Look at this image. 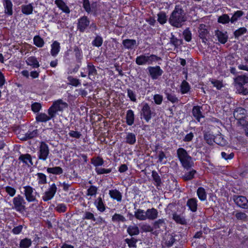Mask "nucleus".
I'll list each match as a JSON object with an SVG mask.
<instances>
[{"label": "nucleus", "instance_id": "obj_52", "mask_svg": "<svg viewBox=\"0 0 248 248\" xmlns=\"http://www.w3.org/2000/svg\"><path fill=\"white\" fill-rule=\"evenodd\" d=\"M171 37L170 38V44L174 46L175 47H177L182 44V40L177 39L175 36L171 33Z\"/></svg>", "mask_w": 248, "mask_h": 248}, {"label": "nucleus", "instance_id": "obj_49", "mask_svg": "<svg viewBox=\"0 0 248 248\" xmlns=\"http://www.w3.org/2000/svg\"><path fill=\"white\" fill-rule=\"evenodd\" d=\"M127 231L130 235H138L140 232L139 228L135 225L129 226Z\"/></svg>", "mask_w": 248, "mask_h": 248}, {"label": "nucleus", "instance_id": "obj_39", "mask_svg": "<svg viewBox=\"0 0 248 248\" xmlns=\"http://www.w3.org/2000/svg\"><path fill=\"white\" fill-rule=\"evenodd\" d=\"M126 122L128 125H132L134 124V114L131 109H129L126 112Z\"/></svg>", "mask_w": 248, "mask_h": 248}, {"label": "nucleus", "instance_id": "obj_41", "mask_svg": "<svg viewBox=\"0 0 248 248\" xmlns=\"http://www.w3.org/2000/svg\"><path fill=\"white\" fill-rule=\"evenodd\" d=\"M231 15V23L233 24L244 15V12L241 10H237Z\"/></svg>", "mask_w": 248, "mask_h": 248}, {"label": "nucleus", "instance_id": "obj_34", "mask_svg": "<svg viewBox=\"0 0 248 248\" xmlns=\"http://www.w3.org/2000/svg\"><path fill=\"white\" fill-rule=\"evenodd\" d=\"M98 187L95 186H90L87 189L86 196L90 197L88 198L89 200L92 197H95L97 194Z\"/></svg>", "mask_w": 248, "mask_h": 248}, {"label": "nucleus", "instance_id": "obj_23", "mask_svg": "<svg viewBox=\"0 0 248 248\" xmlns=\"http://www.w3.org/2000/svg\"><path fill=\"white\" fill-rule=\"evenodd\" d=\"M232 214L237 220H240L242 222H246L248 220V216L244 212L236 211L233 212Z\"/></svg>", "mask_w": 248, "mask_h": 248}, {"label": "nucleus", "instance_id": "obj_6", "mask_svg": "<svg viewBox=\"0 0 248 248\" xmlns=\"http://www.w3.org/2000/svg\"><path fill=\"white\" fill-rule=\"evenodd\" d=\"M68 107V104L62 99H59L53 102L52 105L48 108L52 116L55 117L59 111H62Z\"/></svg>", "mask_w": 248, "mask_h": 248}, {"label": "nucleus", "instance_id": "obj_8", "mask_svg": "<svg viewBox=\"0 0 248 248\" xmlns=\"http://www.w3.org/2000/svg\"><path fill=\"white\" fill-rule=\"evenodd\" d=\"M57 191V187L55 183L49 185L48 188L44 192L42 196V200L44 202H47L52 200Z\"/></svg>", "mask_w": 248, "mask_h": 248}, {"label": "nucleus", "instance_id": "obj_48", "mask_svg": "<svg viewBox=\"0 0 248 248\" xmlns=\"http://www.w3.org/2000/svg\"><path fill=\"white\" fill-rule=\"evenodd\" d=\"M32 244L31 239L25 238L21 239L19 242L20 248H29Z\"/></svg>", "mask_w": 248, "mask_h": 248}, {"label": "nucleus", "instance_id": "obj_51", "mask_svg": "<svg viewBox=\"0 0 248 248\" xmlns=\"http://www.w3.org/2000/svg\"><path fill=\"white\" fill-rule=\"evenodd\" d=\"M145 212L143 210L138 209L135 212V217L140 220H144L146 219Z\"/></svg>", "mask_w": 248, "mask_h": 248}, {"label": "nucleus", "instance_id": "obj_24", "mask_svg": "<svg viewBox=\"0 0 248 248\" xmlns=\"http://www.w3.org/2000/svg\"><path fill=\"white\" fill-rule=\"evenodd\" d=\"M108 194L110 197L114 200L121 202L122 199V193L117 189H111L109 191Z\"/></svg>", "mask_w": 248, "mask_h": 248}, {"label": "nucleus", "instance_id": "obj_14", "mask_svg": "<svg viewBox=\"0 0 248 248\" xmlns=\"http://www.w3.org/2000/svg\"><path fill=\"white\" fill-rule=\"evenodd\" d=\"M47 112L48 115L45 113H38L36 116V121L38 122L45 123L55 117L50 113L49 109L47 110Z\"/></svg>", "mask_w": 248, "mask_h": 248}, {"label": "nucleus", "instance_id": "obj_35", "mask_svg": "<svg viewBox=\"0 0 248 248\" xmlns=\"http://www.w3.org/2000/svg\"><path fill=\"white\" fill-rule=\"evenodd\" d=\"M125 140L126 143L130 145H133L136 142V135L131 132L126 133Z\"/></svg>", "mask_w": 248, "mask_h": 248}, {"label": "nucleus", "instance_id": "obj_45", "mask_svg": "<svg viewBox=\"0 0 248 248\" xmlns=\"http://www.w3.org/2000/svg\"><path fill=\"white\" fill-rule=\"evenodd\" d=\"M46 171L48 173H51L55 175H60L63 173V170L60 167L47 168Z\"/></svg>", "mask_w": 248, "mask_h": 248}, {"label": "nucleus", "instance_id": "obj_29", "mask_svg": "<svg viewBox=\"0 0 248 248\" xmlns=\"http://www.w3.org/2000/svg\"><path fill=\"white\" fill-rule=\"evenodd\" d=\"M123 45L126 49H133L137 46V42L135 40L126 39L123 41Z\"/></svg>", "mask_w": 248, "mask_h": 248}, {"label": "nucleus", "instance_id": "obj_32", "mask_svg": "<svg viewBox=\"0 0 248 248\" xmlns=\"http://www.w3.org/2000/svg\"><path fill=\"white\" fill-rule=\"evenodd\" d=\"M215 136L213 135L210 132H205L203 133V138L206 142L209 145L214 144Z\"/></svg>", "mask_w": 248, "mask_h": 248}, {"label": "nucleus", "instance_id": "obj_28", "mask_svg": "<svg viewBox=\"0 0 248 248\" xmlns=\"http://www.w3.org/2000/svg\"><path fill=\"white\" fill-rule=\"evenodd\" d=\"M18 159L28 167L33 165L31 156L29 154L21 155L19 157Z\"/></svg>", "mask_w": 248, "mask_h": 248}, {"label": "nucleus", "instance_id": "obj_21", "mask_svg": "<svg viewBox=\"0 0 248 248\" xmlns=\"http://www.w3.org/2000/svg\"><path fill=\"white\" fill-rule=\"evenodd\" d=\"M202 109V107L196 106L193 107L192 110V113L194 118L198 121H200V119L201 118L204 117V116L202 114V112L201 110Z\"/></svg>", "mask_w": 248, "mask_h": 248}, {"label": "nucleus", "instance_id": "obj_59", "mask_svg": "<svg viewBox=\"0 0 248 248\" xmlns=\"http://www.w3.org/2000/svg\"><path fill=\"white\" fill-rule=\"evenodd\" d=\"M103 43V39L100 36H97L92 42V45L96 47L100 46Z\"/></svg>", "mask_w": 248, "mask_h": 248}, {"label": "nucleus", "instance_id": "obj_22", "mask_svg": "<svg viewBox=\"0 0 248 248\" xmlns=\"http://www.w3.org/2000/svg\"><path fill=\"white\" fill-rule=\"evenodd\" d=\"M4 13L8 16L13 14V4L11 0H3Z\"/></svg>", "mask_w": 248, "mask_h": 248}, {"label": "nucleus", "instance_id": "obj_10", "mask_svg": "<svg viewBox=\"0 0 248 248\" xmlns=\"http://www.w3.org/2000/svg\"><path fill=\"white\" fill-rule=\"evenodd\" d=\"M155 60V55H151L150 56L142 55L138 56L136 59V62L138 65H144L146 64H150Z\"/></svg>", "mask_w": 248, "mask_h": 248}, {"label": "nucleus", "instance_id": "obj_16", "mask_svg": "<svg viewBox=\"0 0 248 248\" xmlns=\"http://www.w3.org/2000/svg\"><path fill=\"white\" fill-rule=\"evenodd\" d=\"M180 162H181L183 167L187 170H188L192 168L194 164L193 159L190 155L188 156L186 158L180 160Z\"/></svg>", "mask_w": 248, "mask_h": 248}, {"label": "nucleus", "instance_id": "obj_37", "mask_svg": "<svg viewBox=\"0 0 248 248\" xmlns=\"http://www.w3.org/2000/svg\"><path fill=\"white\" fill-rule=\"evenodd\" d=\"M190 86L189 84L186 80H184L180 85V92L182 94L188 93L190 90Z\"/></svg>", "mask_w": 248, "mask_h": 248}, {"label": "nucleus", "instance_id": "obj_1", "mask_svg": "<svg viewBox=\"0 0 248 248\" xmlns=\"http://www.w3.org/2000/svg\"><path fill=\"white\" fill-rule=\"evenodd\" d=\"M186 20V13L182 5H176L169 19L171 25L176 28L181 27Z\"/></svg>", "mask_w": 248, "mask_h": 248}, {"label": "nucleus", "instance_id": "obj_17", "mask_svg": "<svg viewBox=\"0 0 248 248\" xmlns=\"http://www.w3.org/2000/svg\"><path fill=\"white\" fill-rule=\"evenodd\" d=\"M172 219L178 224L186 225L187 221L185 217L181 214H178L174 210H172Z\"/></svg>", "mask_w": 248, "mask_h": 248}, {"label": "nucleus", "instance_id": "obj_5", "mask_svg": "<svg viewBox=\"0 0 248 248\" xmlns=\"http://www.w3.org/2000/svg\"><path fill=\"white\" fill-rule=\"evenodd\" d=\"M37 157L38 159L46 161L49 157L50 152L48 145L45 141H41L38 147Z\"/></svg>", "mask_w": 248, "mask_h": 248}, {"label": "nucleus", "instance_id": "obj_26", "mask_svg": "<svg viewBox=\"0 0 248 248\" xmlns=\"http://www.w3.org/2000/svg\"><path fill=\"white\" fill-rule=\"evenodd\" d=\"M198 201L196 198H191L187 200L186 206L188 209L192 212H195L197 210Z\"/></svg>", "mask_w": 248, "mask_h": 248}, {"label": "nucleus", "instance_id": "obj_13", "mask_svg": "<svg viewBox=\"0 0 248 248\" xmlns=\"http://www.w3.org/2000/svg\"><path fill=\"white\" fill-rule=\"evenodd\" d=\"M141 116L147 122H148L151 118L152 113L149 105L144 104L141 111Z\"/></svg>", "mask_w": 248, "mask_h": 248}, {"label": "nucleus", "instance_id": "obj_57", "mask_svg": "<svg viewBox=\"0 0 248 248\" xmlns=\"http://www.w3.org/2000/svg\"><path fill=\"white\" fill-rule=\"evenodd\" d=\"M89 77L94 76L96 74V70L94 66L91 63H89L87 66Z\"/></svg>", "mask_w": 248, "mask_h": 248}, {"label": "nucleus", "instance_id": "obj_31", "mask_svg": "<svg viewBox=\"0 0 248 248\" xmlns=\"http://www.w3.org/2000/svg\"><path fill=\"white\" fill-rule=\"evenodd\" d=\"M60 44L57 41H55L51 45V55L53 57H56L60 51Z\"/></svg>", "mask_w": 248, "mask_h": 248}, {"label": "nucleus", "instance_id": "obj_58", "mask_svg": "<svg viewBox=\"0 0 248 248\" xmlns=\"http://www.w3.org/2000/svg\"><path fill=\"white\" fill-rule=\"evenodd\" d=\"M91 162L93 166L97 168V167L101 166L103 165L104 160L102 158L97 157L92 159Z\"/></svg>", "mask_w": 248, "mask_h": 248}, {"label": "nucleus", "instance_id": "obj_12", "mask_svg": "<svg viewBox=\"0 0 248 248\" xmlns=\"http://www.w3.org/2000/svg\"><path fill=\"white\" fill-rule=\"evenodd\" d=\"M93 204L99 212H104L106 209L105 202L100 196L94 200Z\"/></svg>", "mask_w": 248, "mask_h": 248}, {"label": "nucleus", "instance_id": "obj_33", "mask_svg": "<svg viewBox=\"0 0 248 248\" xmlns=\"http://www.w3.org/2000/svg\"><path fill=\"white\" fill-rule=\"evenodd\" d=\"M214 140V143L221 146H224L228 144L227 141L224 139V136L221 133L215 136Z\"/></svg>", "mask_w": 248, "mask_h": 248}, {"label": "nucleus", "instance_id": "obj_43", "mask_svg": "<svg viewBox=\"0 0 248 248\" xmlns=\"http://www.w3.org/2000/svg\"><path fill=\"white\" fill-rule=\"evenodd\" d=\"M177 157L179 161L183 158H186L189 155L188 154L186 150L183 148H179L176 151Z\"/></svg>", "mask_w": 248, "mask_h": 248}, {"label": "nucleus", "instance_id": "obj_47", "mask_svg": "<svg viewBox=\"0 0 248 248\" xmlns=\"http://www.w3.org/2000/svg\"><path fill=\"white\" fill-rule=\"evenodd\" d=\"M33 44L38 47L44 46L45 42L39 35H35L33 38Z\"/></svg>", "mask_w": 248, "mask_h": 248}, {"label": "nucleus", "instance_id": "obj_56", "mask_svg": "<svg viewBox=\"0 0 248 248\" xmlns=\"http://www.w3.org/2000/svg\"><path fill=\"white\" fill-rule=\"evenodd\" d=\"M157 21L161 24L165 23L167 20L166 13L163 12H160L157 14Z\"/></svg>", "mask_w": 248, "mask_h": 248}, {"label": "nucleus", "instance_id": "obj_20", "mask_svg": "<svg viewBox=\"0 0 248 248\" xmlns=\"http://www.w3.org/2000/svg\"><path fill=\"white\" fill-rule=\"evenodd\" d=\"M177 237L179 239V236L177 235H172L170 234H166L164 240L165 241V244L168 247H170L173 245V244L177 241Z\"/></svg>", "mask_w": 248, "mask_h": 248}, {"label": "nucleus", "instance_id": "obj_15", "mask_svg": "<svg viewBox=\"0 0 248 248\" xmlns=\"http://www.w3.org/2000/svg\"><path fill=\"white\" fill-rule=\"evenodd\" d=\"M233 115L236 120L241 118H246L247 110L241 107L236 108L233 111Z\"/></svg>", "mask_w": 248, "mask_h": 248}, {"label": "nucleus", "instance_id": "obj_62", "mask_svg": "<svg viewBox=\"0 0 248 248\" xmlns=\"http://www.w3.org/2000/svg\"><path fill=\"white\" fill-rule=\"evenodd\" d=\"M146 219H154L155 218V210L154 208L148 209L145 212Z\"/></svg>", "mask_w": 248, "mask_h": 248}, {"label": "nucleus", "instance_id": "obj_36", "mask_svg": "<svg viewBox=\"0 0 248 248\" xmlns=\"http://www.w3.org/2000/svg\"><path fill=\"white\" fill-rule=\"evenodd\" d=\"M33 7L32 4L22 5L21 6V12L26 15H29L32 13Z\"/></svg>", "mask_w": 248, "mask_h": 248}, {"label": "nucleus", "instance_id": "obj_44", "mask_svg": "<svg viewBox=\"0 0 248 248\" xmlns=\"http://www.w3.org/2000/svg\"><path fill=\"white\" fill-rule=\"evenodd\" d=\"M197 194L201 201H204L206 200L207 194L203 187H199L197 190Z\"/></svg>", "mask_w": 248, "mask_h": 248}, {"label": "nucleus", "instance_id": "obj_2", "mask_svg": "<svg viewBox=\"0 0 248 248\" xmlns=\"http://www.w3.org/2000/svg\"><path fill=\"white\" fill-rule=\"evenodd\" d=\"M234 83L236 93L245 95L248 94V89L245 86L248 83V73L236 77L234 78Z\"/></svg>", "mask_w": 248, "mask_h": 248}, {"label": "nucleus", "instance_id": "obj_30", "mask_svg": "<svg viewBox=\"0 0 248 248\" xmlns=\"http://www.w3.org/2000/svg\"><path fill=\"white\" fill-rule=\"evenodd\" d=\"M28 65L31 66L33 68H36L40 66V64L37 59L34 56H31L26 61Z\"/></svg>", "mask_w": 248, "mask_h": 248}, {"label": "nucleus", "instance_id": "obj_9", "mask_svg": "<svg viewBox=\"0 0 248 248\" xmlns=\"http://www.w3.org/2000/svg\"><path fill=\"white\" fill-rule=\"evenodd\" d=\"M34 177L35 180L32 182L31 185L36 187H41L42 188V186L47 184V177L43 173L38 172L34 174Z\"/></svg>", "mask_w": 248, "mask_h": 248}, {"label": "nucleus", "instance_id": "obj_3", "mask_svg": "<svg viewBox=\"0 0 248 248\" xmlns=\"http://www.w3.org/2000/svg\"><path fill=\"white\" fill-rule=\"evenodd\" d=\"M23 194L26 201L29 202H37V197H39V194L35 189L31 186L27 185L23 187Z\"/></svg>", "mask_w": 248, "mask_h": 248}, {"label": "nucleus", "instance_id": "obj_46", "mask_svg": "<svg viewBox=\"0 0 248 248\" xmlns=\"http://www.w3.org/2000/svg\"><path fill=\"white\" fill-rule=\"evenodd\" d=\"M217 22L222 24H227L231 23V19L228 14H224L218 17Z\"/></svg>", "mask_w": 248, "mask_h": 248}, {"label": "nucleus", "instance_id": "obj_54", "mask_svg": "<svg viewBox=\"0 0 248 248\" xmlns=\"http://www.w3.org/2000/svg\"><path fill=\"white\" fill-rule=\"evenodd\" d=\"M82 219L84 220H90L93 221L96 220L94 214L89 211H85L83 212Z\"/></svg>", "mask_w": 248, "mask_h": 248}, {"label": "nucleus", "instance_id": "obj_64", "mask_svg": "<svg viewBox=\"0 0 248 248\" xmlns=\"http://www.w3.org/2000/svg\"><path fill=\"white\" fill-rule=\"evenodd\" d=\"M5 190L8 194L11 197H13L16 193V189L10 186H5Z\"/></svg>", "mask_w": 248, "mask_h": 248}, {"label": "nucleus", "instance_id": "obj_53", "mask_svg": "<svg viewBox=\"0 0 248 248\" xmlns=\"http://www.w3.org/2000/svg\"><path fill=\"white\" fill-rule=\"evenodd\" d=\"M166 225L163 219H159L156 221V233L157 232L163 231L165 230Z\"/></svg>", "mask_w": 248, "mask_h": 248}, {"label": "nucleus", "instance_id": "obj_50", "mask_svg": "<svg viewBox=\"0 0 248 248\" xmlns=\"http://www.w3.org/2000/svg\"><path fill=\"white\" fill-rule=\"evenodd\" d=\"M112 221L116 223L124 222L126 219L124 217L119 214L115 213L111 218Z\"/></svg>", "mask_w": 248, "mask_h": 248}, {"label": "nucleus", "instance_id": "obj_38", "mask_svg": "<svg viewBox=\"0 0 248 248\" xmlns=\"http://www.w3.org/2000/svg\"><path fill=\"white\" fill-rule=\"evenodd\" d=\"M198 32L199 37H207L209 33V31L206 28V25L203 24H201L200 25Z\"/></svg>", "mask_w": 248, "mask_h": 248}, {"label": "nucleus", "instance_id": "obj_42", "mask_svg": "<svg viewBox=\"0 0 248 248\" xmlns=\"http://www.w3.org/2000/svg\"><path fill=\"white\" fill-rule=\"evenodd\" d=\"M157 147L156 146V154L157 155V162L161 164H165L167 162V157L165 154L162 151L157 152Z\"/></svg>", "mask_w": 248, "mask_h": 248}, {"label": "nucleus", "instance_id": "obj_40", "mask_svg": "<svg viewBox=\"0 0 248 248\" xmlns=\"http://www.w3.org/2000/svg\"><path fill=\"white\" fill-rule=\"evenodd\" d=\"M189 170V171L186 172L182 176L183 179L185 181L192 180L194 178L195 175L197 173L196 170L194 169L191 170L190 169Z\"/></svg>", "mask_w": 248, "mask_h": 248}, {"label": "nucleus", "instance_id": "obj_61", "mask_svg": "<svg viewBox=\"0 0 248 248\" xmlns=\"http://www.w3.org/2000/svg\"><path fill=\"white\" fill-rule=\"evenodd\" d=\"M210 81L214 85V87H216L217 90H220L223 87L222 82L218 80L211 78L210 79Z\"/></svg>", "mask_w": 248, "mask_h": 248}, {"label": "nucleus", "instance_id": "obj_55", "mask_svg": "<svg viewBox=\"0 0 248 248\" xmlns=\"http://www.w3.org/2000/svg\"><path fill=\"white\" fill-rule=\"evenodd\" d=\"M247 31V29L245 27H241L236 30L233 32L234 36L238 39L240 36L244 34Z\"/></svg>", "mask_w": 248, "mask_h": 248}, {"label": "nucleus", "instance_id": "obj_19", "mask_svg": "<svg viewBox=\"0 0 248 248\" xmlns=\"http://www.w3.org/2000/svg\"><path fill=\"white\" fill-rule=\"evenodd\" d=\"M227 33L226 31L223 32L218 30L215 31V36L217 38L218 41L222 44L226 43L228 40V36Z\"/></svg>", "mask_w": 248, "mask_h": 248}, {"label": "nucleus", "instance_id": "obj_63", "mask_svg": "<svg viewBox=\"0 0 248 248\" xmlns=\"http://www.w3.org/2000/svg\"><path fill=\"white\" fill-rule=\"evenodd\" d=\"M125 241L130 248H135L136 247L137 240L134 238H132L131 239L127 238L125 240Z\"/></svg>", "mask_w": 248, "mask_h": 248}, {"label": "nucleus", "instance_id": "obj_4", "mask_svg": "<svg viewBox=\"0 0 248 248\" xmlns=\"http://www.w3.org/2000/svg\"><path fill=\"white\" fill-rule=\"evenodd\" d=\"M12 209L16 211L22 213L26 210V202L24 198L20 195H17L13 199Z\"/></svg>", "mask_w": 248, "mask_h": 248}, {"label": "nucleus", "instance_id": "obj_7", "mask_svg": "<svg viewBox=\"0 0 248 248\" xmlns=\"http://www.w3.org/2000/svg\"><path fill=\"white\" fill-rule=\"evenodd\" d=\"M232 199L238 207L248 209V200L246 197L242 195H233Z\"/></svg>", "mask_w": 248, "mask_h": 248}, {"label": "nucleus", "instance_id": "obj_11", "mask_svg": "<svg viewBox=\"0 0 248 248\" xmlns=\"http://www.w3.org/2000/svg\"><path fill=\"white\" fill-rule=\"evenodd\" d=\"M90 20L87 16H83L78 19L77 29L80 32H83L90 25Z\"/></svg>", "mask_w": 248, "mask_h": 248}, {"label": "nucleus", "instance_id": "obj_25", "mask_svg": "<svg viewBox=\"0 0 248 248\" xmlns=\"http://www.w3.org/2000/svg\"><path fill=\"white\" fill-rule=\"evenodd\" d=\"M38 135V130L37 129H29L25 134L20 138L22 140H26L36 137Z\"/></svg>", "mask_w": 248, "mask_h": 248}, {"label": "nucleus", "instance_id": "obj_60", "mask_svg": "<svg viewBox=\"0 0 248 248\" xmlns=\"http://www.w3.org/2000/svg\"><path fill=\"white\" fill-rule=\"evenodd\" d=\"M183 35L185 40L186 42H190L191 40V33L188 28H186L183 31Z\"/></svg>", "mask_w": 248, "mask_h": 248}, {"label": "nucleus", "instance_id": "obj_27", "mask_svg": "<svg viewBox=\"0 0 248 248\" xmlns=\"http://www.w3.org/2000/svg\"><path fill=\"white\" fill-rule=\"evenodd\" d=\"M55 4L57 7L65 14H69L70 10L66 3L62 0H55Z\"/></svg>", "mask_w": 248, "mask_h": 248}, {"label": "nucleus", "instance_id": "obj_18", "mask_svg": "<svg viewBox=\"0 0 248 248\" xmlns=\"http://www.w3.org/2000/svg\"><path fill=\"white\" fill-rule=\"evenodd\" d=\"M75 56L76 58L77 62L78 63L76 67L75 68V71L77 72L81 65V60L82 59V52L81 49H79L78 47H76L74 48Z\"/></svg>", "mask_w": 248, "mask_h": 248}]
</instances>
